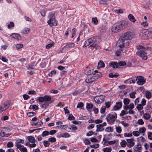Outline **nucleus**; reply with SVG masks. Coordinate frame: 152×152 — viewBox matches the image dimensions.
Segmentation results:
<instances>
[{
	"mask_svg": "<svg viewBox=\"0 0 152 152\" xmlns=\"http://www.w3.org/2000/svg\"><path fill=\"white\" fill-rule=\"evenodd\" d=\"M129 23L126 20H123L115 23L112 26V31L114 33L120 31L121 29L126 28Z\"/></svg>",
	"mask_w": 152,
	"mask_h": 152,
	"instance_id": "obj_1",
	"label": "nucleus"
},
{
	"mask_svg": "<svg viewBox=\"0 0 152 152\" xmlns=\"http://www.w3.org/2000/svg\"><path fill=\"white\" fill-rule=\"evenodd\" d=\"M138 50L141 49L136 52V54L141 58L142 59L146 60L148 58L147 56V51L150 48L149 47H144L141 45H139L137 46Z\"/></svg>",
	"mask_w": 152,
	"mask_h": 152,
	"instance_id": "obj_2",
	"label": "nucleus"
},
{
	"mask_svg": "<svg viewBox=\"0 0 152 152\" xmlns=\"http://www.w3.org/2000/svg\"><path fill=\"white\" fill-rule=\"evenodd\" d=\"M134 36V32L131 29H128L126 30L118 41V42H122L124 41L132 39Z\"/></svg>",
	"mask_w": 152,
	"mask_h": 152,
	"instance_id": "obj_3",
	"label": "nucleus"
},
{
	"mask_svg": "<svg viewBox=\"0 0 152 152\" xmlns=\"http://www.w3.org/2000/svg\"><path fill=\"white\" fill-rule=\"evenodd\" d=\"M101 40L100 37L98 36H94L89 38L85 41L83 46L86 47L90 44L94 43L97 42H99Z\"/></svg>",
	"mask_w": 152,
	"mask_h": 152,
	"instance_id": "obj_4",
	"label": "nucleus"
},
{
	"mask_svg": "<svg viewBox=\"0 0 152 152\" xmlns=\"http://www.w3.org/2000/svg\"><path fill=\"white\" fill-rule=\"evenodd\" d=\"M55 14L54 12H50L48 16L49 19L48 20L47 23L51 26H57V24L55 18Z\"/></svg>",
	"mask_w": 152,
	"mask_h": 152,
	"instance_id": "obj_5",
	"label": "nucleus"
},
{
	"mask_svg": "<svg viewBox=\"0 0 152 152\" xmlns=\"http://www.w3.org/2000/svg\"><path fill=\"white\" fill-rule=\"evenodd\" d=\"M117 118V114L115 113H112L107 115V120L110 124H113Z\"/></svg>",
	"mask_w": 152,
	"mask_h": 152,
	"instance_id": "obj_6",
	"label": "nucleus"
},
{
	"mask_svg": "<svg viewBox=\"0 0 152 152\" xmlns=\"http://www.w3.org/2000/svg\"><path fill=\"white\" fill-rule=\"evenodd\" d=\"M11 130V129L10 128H4L3 129L1 130L0 133V136L2 137H8L11 134L7 132L10 131Z\"/></svg>",
	"mask_w": 152,
	"mask_h": 152,
	"instance_id": "obj_7",
	"label": "nucleus"
},
{
	"mask_svg": "<svg viewBox=\"0 0 152 152\" xmlns=\"http://www.w3.org/2000/svg\"><path fill=\"white\" fill-rule=\"evenodd\" d=\"M92 72L91 70H90V72L88 73V75L85 80L86 82L87 83H91L96 81L91 74Z\"/></svg>",
	"mask_w": 152,
	"mask_h": 152,
	"instance_id": "obj_8",
	"label": "nucleus"
},
{
	"mask_svg": "<svg viewBox=\"0 0 152 152\" xmlns=\"http://www.w3.org/2000/svg\"><path fill=\"white\" fill-rule=\"evenodd\" d=\"M10 102L9 101H7L1 106L0 110L1 112L5 110L9 107Z\"/></svg>",
	"mask_w": 152,
	"mask_h": 152,
	"instance_id": "obj_9",
	"label": "nucleus"
},
{
	"mask_svg": "<svg viewBox=\"0 0 152 152\" xmlns=\"http://www.w3.org/2000/svg\"><path fill=\"white\" fill-rule=\"evenodd\" d=\"M94 99L96 103L100 104L104 101V98L103 96H97L94 97Z\"/></svg>",
	"mask_w": 152,
	"mask_h": 152,
	"instance_id": "obj_10",
	"label": "nucleus"
},
{
	"mask_svg": "<svg viewBox=\"0 0 152 152\" xmlns=\"http://www.w3.org/2000/svg\"><path fill=\"white\" fill-rule=\"evenodd\" d=\"M138 80L137 83L139 85H142L145 82V79L143 77L141 76L137 77L136 79V80Z\"/></svg>",
	"mask_w": 152,
	"mask_h": 152,
	"instance_id": "obj_11",
	"label": "nucleus"
},
{
	"mask_svg": "<svg viewBox=\"0 0 152 152\" xmlns=\"http://www.w3.org/2000/svg\"><path fill=\"white\" fill-rule=\"evenodd\" d=\"M122 102L121 101L116 102L115 105L113 107V110H119L122 107Z\"/></svg>",
	"mask_w": 152,
	"mask_h": 152,
	"instance_id": "obj_12",
	"label": "nucleus"
},
{
	"mask_svg": "<svg viewBox=\"0 0 152 152\" xmlns=\"http://www.w3.org/2000/svg\"><path fill=\"white\" fill-rule=\"evenodd\" d=\"M92 72L91 74L93 76V77H94L96 80L98 78H99L101 75V74L100 72L96 71H94V72H93V71H91Z\"/></svg>",
	"mask_w": 152,
	"mask_h": 152,
	"instance_id": "obj_13",
	"label": "nucleus"
},
{
	"mask_svg": "<svg viewBox=\"0 0 152 152\" xmlns=\"http://www.w3.org/2000/svg\"><path fill=\"white\" fill-rule=\"evenodd\" d=\"M17 148L19 149L21 152H27L26 148L21 145H18Z\"/></svg>",
	"mask_w": 152,
	"mask_h": 152,
	"instance_id": "obj_14",
	"label": "nucleus"
},
{
	"mask_svg": "<svg viewBox=\"0 0 152 152\" xmlns=\"http://www.w3.org/2000/svg\"><path fill=\"white\" fill-rule=\"evenodd\" d=\"M125 41H124L122 42H118L120 44L119 46L120 48H122L124 46L126 47H127L129 44V42L128 41L125 42Z\"/></svg>",
	"mask_w": 152,
	"mask_h": 152,
	"instance_id": "obj_15",
	"label": "nucleus"
},
{
	"mask_svg": "<svg viewBox=\"0 0 152 152\" xmlns=\"http://www.w3.org/2000/svg\"><path fill=\"white\" fill-rule=\"evenodd\" d=\"M11 36L12 38L17 40H20L21 39L20 34H18L13 33Z\"/></svg>",
	"mask_w": 152,
	"mask_h": 152,
	"instance_id": "obj_16",
	"label": "nucleus"
},
{
	"mask_svg": "<svg viewBox=\"0 0 152 152\" xmlns=\"http://www.w3.org/2000/svg\"><path fill=\"white\" fill-rule=\"evenodd\" d=\"M107 29L105 25H103L99 27V30L101 33H103L106 31Z\"/></svg>",
	"mask_w": 152,
	"mask_h": 152,
	"instance_id": "obj_17",
	"label": "nucleus"
},
{
	"mask_svg": "<svg viewBox=\"0 0 152 152\" xmlns=\"http://www.w3.org/2000/svg\"><path fill=\"white\" fill-rule=\"evenodd\" d=\"M134 140L133 138L126 140V141L128 143H129L128 146H129L131 147L133 146L134 145V143L133 142Z\"/></svg>",
	"mask_w": 152,
	"mask_h": 152,
	"instance_id": "obj_18",
	"label": "nucleus"
},
{
	"mask_svg": "<svg viewBox=\"0 0 152 152\" xmlns=\"http://www.w3.org/2000/svg\"><path fill=\"white\" fill-rule=\"evenodd\" d=\"M142 148L141 146L140 145L138 144L135 146L134 147V149L135 151H138L140 152V151Z\"/></svg>",
	"mask_w": 152,
	"mask_h": 152,
	"instance_id": "obj_19",
	"label": "nucleus"
},
{
	"mask_svg": "<svg viewBox=\"0 0 152 152\" xmlns=\"http://www.w3.org/2000/svg\"><path fill=\"white\" fill-rule=\"evenodd\" d=\"M128 18L133 23L135 22L136 21L134 17L131 14H130L128 15Z\"/></svg>",
	"mask_w": 152,
	"mask_h": 152,
	"instance_id": "obj_20",
	"label": "nucleus"
},
{
	"mask_svg": "<svg viewBox=\"0 0 152 152\" xmlns=\"http://www.w3.org/2000/svg\"><path fill=\"white\" fill-rule=\"evenodd\" d=\"M109 65L113 68H117L118 67V64L117 63L112 62L109 63Z\"/></svg>",
	"mask_w": 152,
	"mask_h": 152,
	"instance_id": "obj_21",
	"label": "nucleus"
},
{
	"mask_svg": "<svg viewBox=\"0 0 152 152\" xmlns=\"http://www.w3.org/2000/svg\"><path fill=\"white\" fill-rule=\"evenodd\" d=\"M53 101H51L50 102H45L42 105L41 107L44 109H46L49 105L50 103H51Z\"/></svg>",
	"mask_w": 152,
	"mask_h": 152,
	"instance_id": "obj_22",
	"label": "nucleus"
},
{
	"mask_svg": "<svg viewBox=\"0 0 152 152\" xmlns=\"http://www.w3.org/2000/svg\"><path fill=\"white\" fill-rule=\"evenodd\" d=\"M45 101L47 102H50L52 101L51 100V98L50 96L46 95L44 96Z\"/></svg>",
	"mask_w": 152,
	"mask_h": 152,
	"instance_id": "obj_23",
	"label": "nucleus"
},
{
	"mask_svg": "<svg viewBox=\"0 0 152 152\" xmlns=\"http://www.w3.org/2000/svg\"><path fill=\"white\" fill-rule=\"evenodd\" d=\"M97 129L96 131L97 132L101 131L104 130V128L101 124H99L96 125Z\"/></svg>",
	"mask_w": 152,
	"mask_h": 152,
	"instance_id": "obj_24",
	"label": "nucleus"
},
{
	"mask_svg": "<svg viewBox=\"0 0 152 152\" xmlns=\"http://www.w3.org/2000/svg\"><path fill=\"white\" fill-rule=\"evenodd\" d=\"M105 66V64L102 61H100L98 63L97 67L98 68H103Z\"/></svg>",
	"mask_w": 152,
	"mask_h": 152,
	"instance_id": "obj_25",
	"label": "nucleus"
},
{
	"mask_svg": "<svg viewBox=\"0 0 152 152\" xmlns=\"http://www.w3.org/2000/svg\"><path fill=\"white\" fill-rule=\"evenodd\" d=\"M58 135L60 137H67L69 136V134L66 132H65L64 133H61L60 134Z\"/></svg>",
	"mask_w": 152,
	"mask_h": 152,
	"instance_id": "obj_26",
	"label": "nucleus"
},
{
	"mask_svg": "<svg viewBox=\"0 0 152 152\" xmlns=\"http://www.w3.org/2000/svg\"><path fill=\"white\" fill-rule=\"evenodd\" d=\"M29 31L30 29L28 28H25L22 30L21 33L24 34H27L29 32Z\"/></svg>",
	"mask_w": 152,
	"mask_h": 152,
	"instance_id": "obj_27",
	"label": "nucleus"
},
{
	"mask_svg": "<svg viewBox=\"0 0 152 152\" xmlns=\"http://www.w3.org/2000/svg\"><path fill=\"white\" fill-rule=\"evenodd\" d=\"M93 107V104L88 103H87L86 108L88 110H90Z\"/></svg>",
	"mask_w": 152,
	"mask_h": 152,
	"instance_id": "obj_28",
	"label": "nucleus"
},
{
	"mask_svg": "<svg viewBox=\"0 0 152 152\" xmlns=\"http://www.w3.org/2000/svg\"><path fill=\"white\" fill-rule=\"evenodd\" d=\"M24 140H23L21 139H18L17 140V142L15 143V146L17 147H18V145H21L20 143H24Z\"/></svg>",
	"mask_w": 152,
	"mask_h": 152,
	"instance_id": "obj_29",
	"label": "nucleus"
},
{
	"mask_svg": "<svg viewBox=\"0 0 152 152\" xmlns=\"http://www.w3.org/2000/svg\"><path fill=\"white\" fill-rule=\"evenodd\" d=\"M14 48L16 49H18L22 48L23 47V45L22 44H18L15 45Z\"/></svg>",
	"mask_w": 152,
	"mask_h": 152,
	"instance_id": "obj_30",
	"label": "nucleus"
},
{
	"mask_svg": "<svg viewBox=\"0 0 152 152\" xmlns=\"http://www.w3.org/2000/svg\"><path fill=\"white\" fill-rule=\"evenodd\" d=\"M110 0H100L99 3L100 4H106Z\"/></svg>",
	"mask_w": 152,
	"mask_h": 152,
	"instance_id": "obj_31",
	"label": "nucleus"
},
{
	"mask_svg": "<svg viewBox=\"0 0 152 152\" xmlns=\"http://www.w3.org/2000/svg\"><path fill=\"white\" fill-rule=\"evenodd\" d=\"M28 138L29 142L32 143H34L35 142V140L34 137L31 136H29L28 137Z\"/></svg>",
	"mask_w": 152,
	"mask_h": 152,
	"instance_id": "obj_32",
	"label": "nucleus"
},
{
	"mask_svg": "<svg viewBox=\"0 0 152 152\" xmlns=\"http://www.w3.org/2000/svg\"><path fill=\"white\" fill-rule=\"evenodd\" d=\"M43 124V123L41 121H38L36 123H33L31 124L32 126H35L37 125L41 126Z\"/></svg>",
	"mask_w": 152,
	"mask_h": 152,
	"instance_id": "obj_33",
	"label": "nucleus"
},
{
	"mask_svg": "<svg viewBox=\"0 0 152 152\" xmlns=\"http://www.w3.org/2000/svg\"><path fill=\"white\" fill-rule=\"evenodd\" d=\"M75 44L73 43H70L67 44L66 45V47L67 48H71L75 46Z\"/></svg>",
	"mask_w": 152,
	"mask_h": 152,
	"instance_id": "obj_34",
	"label": "nucleus"
},
{
	"mask_svg": "<svg viewBox=\"0 0 152 152\" xmlns=\"http://www.w3.org/2000/svg\"><path fill=\"white\" fill-rule=\"evenodd\" d=\"M123 51L122 49L120 48L118 50L115 52V54L116 56L118 57L120 56L121 52Z\"/></svg>",
	"mask_w": 152,
	"mask_h": 152,
	"instance_id": "obj_35",
	"label": "nucleus"
},
{
	"mask_svg": "<svg viewBox=\"0 0 152 152\" xmlns=\"http://www.w3.org/2000/svg\"><path fill=\"white\" fill-rule=\"evenodd\" d=\"M49 134H50V132H49L47 131H45L43 132L42 134V136L43 137H45L49 135Z\"/></svg>",
	"mask_w": 152,
	"mask_h": 152,
	"instance_id": "obj_36",
	"label": "nucleus"
},
{
	"mask_svg": "<svg viewBox=\"0 0 152 152\" xmlns=\"http://www.w3.org/2000/svg\"><path fill=\"white\" fill-rule=\"evenodd\" d=\"M102 151L104 152H111L112 151L111 148H104L102 149Z\"/></svg>",
	"mask_w": 152,
	"mask_h": 152,
	"instance_id": "obj_37",
	"label": "nucleus"
},
{
	"mask_svg": "<svg viewBox=\"0 0 152 152\" xmlns=\"http://www.w3.org/2000/svg\"><path fill=\"white\" fill-rule=\"evenodd\" d=\"M143 118L146 120H148L150 117V115L147 113L144 114L143 115Z\"/></svg>",
	"mask_w": 152,
	"mask_h": 152,
	"instance_id": "obj_38",
	"label": "nucleus"
},
{
	"mask_svg": "<svg viewBox=\"0 0 152 152\" xmlns=\"http://www.w3.org/2000/svg\"><path fill=\"white\" fill-rule=\"evenodd\" d=\"M130 102L129 99L128 98H125L124 99L123 102L125 105H127L129 104Z\"/></svg>",
	"mask_w": 152,
	"mask_h": 152,
	"instance_id": "obj_39",
	"label": "nucleus"
},
{
	"mask_svg": "<svg viewBox=\"0 0 152 152\" xmlns=\"http://www.w3.org/2000/svg\"><path fill=\"white\" fill-rule=\"evenodd\" d=\"M145 95L148 99H150L151 98V93L149 91H146L145 92Z\"/></svg>",
	"mask_w": 152,
	"mask_h": 152,
	"instance_id": "obj_40",
	"label": "nucleus"
},
{
	"mask_svg": "<svg viewBox=\"0 0 152 152\" xmlns=\"http://www.w3.org/2000/svg\"><path fill=\"white\" fill-rule=\"evenodd\" d=\"M139 132L141 133H143L145 132L146 129L145 127L140 128L139 129Z\"/></svg>",
	"mask_w": 152,
	"mask_h": 152,
	"instance_id": "obj_41",
	"label": "nucleus"
},
{
	"mask_svg": "<svg viewBox=\"0 0 152 152\" xmlns=\"http://www.w3.org/2000/svg\"><path fill=\"white\" fill-rule=\"evenodd\" d=\"M115 129L117 132L118 133H120L122 132V129L120 126H116Z\"/></svg>",
	"mask_w": 152,
	"mask_h": 152,
	"instance_id": "obj_42",
	"label": "nucleus"
},
{
	"mask_svg": "<svg viewBox=\"0 0 152 152\" xmlns=\"http://www.w3.org/2000/svg\"><path fill=\"white\" fill-rule=\"evenodd\" d=\"M43 144L44 145L45 147H47L50 145V143L49 142V140L48 141L45 140L43 142Z\"/></svg>",
	"mask_w": 152,
	"mask_h": 152,
	"instance_id": "obj_43",
	"label": "nucleus"
},
{
	"mask_svg": "<svg viewBox=\"0 0 152 152\" xmlns=\"http://www.w3.org/2000/svg\"><path fill=\"white\" fill-rule=\"evenodd\" d=\"M84 143L86 145L90 144L91 142L89 141L88 139L86 138L83 140Z\"/></svg>",
	"mask_w": 152,
	"mask_h": 152,
	"instance_id": "obj_44",
	"label": "nucleus"
},
{
	"mask_svg": "<svg viewBox=\"0 0 152 152\" xmlns=\"http://www.w3.org/2000/svg\"><path fill=\"white\" fill-rule=\"evenodd\" d=\"M76 29L75 28H73L72 31V38H73L75 36V34H76Z\"/></svg>",
	"mask_w": 152,
	"mask_h": 152,
	"instance_id": "obj_45",
	"label": "nucleus"
},
{
	"mask_svg": "<svg viewBox=\"0 0 152 152\" xmlns=\"http://www.w3.org/2000/svg\"><path fill=\"white\" fill-rule=\"evenodd\" d=\"M98 20L96 18H92V22L94 24L96 25L98 23Z\"/></svg>",
	"mask_w": 152,
	"mask_h": 152,
	"instance_id": "obj_46",
	"label": "nucleus"
},
{
	"mask_svg": "<svg viewBox=\"0 0 152 152\" xmlns=\"http://www.w3.org/2000/svg\"><path fill=\"white\" fill-rule=\"evenodd\" d=\"M89 47H92L96 49H99L100 48V47L99 46L96 44H92L90 45Z\"/></svg>",
	"mask_w": 152,
	"mask_h": 152,
	"instance_id": "obj_47",
	"label": "nucleus"
},
{
	"mask_svg": "<svg viewBox=\"0 0 152 152\" xmlns=\"http://www.w3.org/2000/svg\"><path fill=\"white\" fill-rule=\"evenodd\" d=\"M7 145L8 148L12 147L13 146V144L12 142H9L7 143Z\"/></svg>",
	"mask_w": 152,
	"mask_h": 152,
	"instance_id": "obj_48",
	"label": "nucleus"
},
{
	"mask_svg": "<svg viewBox=\"0 0 152 152\" xmlns=\"http://www.w3.org/2000/svg\"><path fill=\"white\" fill-rule=\"evenodd\" d=\"M49 141L51 142H55L56 141V139L55 137H51L48 139Z\"/></svg>",
	"mask_w": 152,
	"mask_h": 152,
	"instance_id": "obj_49",
	"label": "nucleus"
},
{
	"mask_svg": "<svg viewBox=\"0 0 152 152\" xmlns=\"http://www.w3.org/2000/svg\"><path fill=\"white\" fill-rule=\"evenodd\" d=\"M136 108L138 110H141L143 108V105L141 104H139L137 106Z\"/></svg>",
	"mask_w": 152,
	"mask_h": 152,
	"instance_id": "obj_50",
	"label": "nucleus"
},
{
	"mask_svg": "<svg viewBox=\"0 0 152 152\" xmlns=\"http://www.w3.org/2000/svg\"><path fill=\"white\" fill-rule=\"evenodd\" d=\"M132 134L134 136L137 137L139 135L140 132L137 131H134L133 132Z\"/></svg>",
	"mask_w": 152,
	"mask_h": 152,
	"instance_id": "obj_51",
	"label": "nucleus"
},
{
	"mask_svg": "<svg viewBox=\"0 0 152 152\" xmlns=\"http://www.w3.org/2000/svg\"><path fill=\"white\" fill-rule=\"evenodd\" d=\"M126 142L125 140L122 141L121 143V145L122 147H125Z\"/></svg>",
	"mask_w": 152,
	"mask_h": 152,
	"instance_id": "obj_52",
	"label": "nucleus"
},
{
	"mask_svg": "<svg viewBox=\"0 0 152 152\" xmlns=\"http://www.w3.org/2000/svg\"><path fill=\"white\" fill-rule=\"evenodd\" d=\"M95 145H91L90 146L91 148H97L99 147V144H95Z\"/></svg>",
	"mask_w": 152,
	"mask_h": 152,
	"instance_id": "obj_53",
	"label": "nucleus"
},
{
	"mask_svg": "<svg viewBox=\"0 0 152 152\" xmlns=\"http://www.w3.org/2000/svg\"><path fill=\"white\" fill-rule=\"evenodd\" d=\"M54 45V43H50V44H48L46 45V48L47 49H49L51 47H52L53 45Z\"/></svg>",
	"mask_w": 152,
	"mask_h": 152,
	"instance_id": "obj_54",
	"label": "nucleus"
},
{
	"mask_svg": "<svg viewBox=\"0 0 152 152\" xmlns=\"http://www.w3.org/2000/svg\"><path fill=\"white\" fill-rule=\"evenodd\" d=\"M128 113V112L127 111H126L124 110H122L121 111V113H120V115L121 116H122L125 114H127Z\"/></svg>",
	"mask_w": 152,
	"mask_h": 152,
	"instance_id": "obj_55",
	"label": "nucleus"
},
{
	"mask_svg": "<svg viewBox=\"0 0 152 152\" xmlns=\"http://www.w3.org/2000/svg\"><path fill=\"white\" fill-rule=\"evenodd\" d=\"M68 119L69 120H72L75 119V117L72 114H69Z\"/></svg>",
	"mask_w": 152,
	"mask_h": 152,
	"instance_id": "obj_56",
	"label": "nucleus"
},
{
	"mask_svg": "<svg viewBox=\"0 0 152 152\" xmlns=\"http://www.w3.org/2000/svg\"><path fill=\"white\" fill-rule=\"evenodd\" d=\"M106 109L105 107L104 106L102 107L101 108L100 112L102 113H103L105 112V110Z\"/></svg>",
	"mask_w": 152,
	"mask_h": 152,
	"instance_id": "obj_57",
	"label": "nucleus"
},
{
	"mask_svg": "<svg viewBox=\"0 0 152 152\" xmlns=\"http://www.w3.org/2000/svg\"><path fill=\"white\" fill-rule=\"evenodd\" d=\"M136 94V92L135 91L133 92L130 94V96L131 98H135V94Z\"/></svg>",
	"mask_w": 152,
	"mask_h": 152,
	"instance_id": "obj_58",
	"label": "nucleus"
},
{
	"mask_svg": "<svg viewBox=\"0 0 152 152\" xmlns=\"http://www.w3.org/2000/svg\"><path fill=\"white\" fill-rule=\"evenodd\" d=\"M40 12L41 15L43 17H44L45 16L46 12L45 10H42L40 11Z\"/></svg>",
	"mask_w": 152,
	"mask_h": 152,
	"instance_id": "obj_59",
	"label": "nucleus"
},
{
	"mask_svg": "<svg viewBox=\"0 0 152 152\" xmlns=\"http://www.w3.org/2000/svg\"><path fill=\"white\" fill-rule=\"evenodd\" d=\"M140 36H142L145 39L147 38V37H148V36L146 35V32L144 33H140Z\"/></svg>",
	"mask_w": 152,
	"mask_h": 152,
	"instance_id": "obj_60",
	"label": "nucleus"
},
{
	"mask_svg": "<svg viewBox=\"0 0 152 152\" xmlns=\"http://www.w3.org/2000/svg\"><path fill=\"white\" fill-rule=\"evenodd\" d=\"M83 104L82 102H80L78 103L77 105V108H81L83 107Z\"/></svg>",
	"mask_w": 152,
	"mask_h": 152,
	"instance_id": "obj_61",
	"label": "nucleus"
},
{
	"mask_svg": "<svg viewBox=\"0 0 152 152\" xmlns=\"http://www.w3.org/2000/svg\"><path fill=\"white\" fill-rule=\"evenodd\" d=\"M126 63L125 61H120L118 63L119 66H124L126 65Z\"/></svg>",
	"mask_w": 152,
	"mask_h": 152,
	"instance_id": "obj_62",
	"label": "nucleus"
},
{
	"mask_svg": "<svg viewBox=\"0 0 152 152\" xmlns=\"http://www.w3.org/2000/svg\"><path fill=\"white\" fill-rule=\"evenodd\" d=\"M106 131L107 132H112L113 131V129L110 127H109L105 129Z\"/></svg>",
	"mask_w": 152,
	"mask_h": 152,
	"instance_id": "obj_63",
	"label": "nucleus"
},
{
	"mask_svg": "<svg viewBox=\"0 0 152 152\" xmlns=\"http://www.w3.org/2000/svg\"><path fill=\"white\" fill-rule=\"evenodd\" d=\"M148 137L150 140H152V133L151 132L148 133Z\"/></svg>",
	"mask_w": 152,
	"mask_h": 152,
	"instance_id": "obj_64",
	"label": "nucleus"
}]
</instances>
